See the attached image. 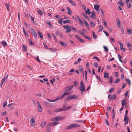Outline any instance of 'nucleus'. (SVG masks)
<instances>
[{"label":"nucleus","mask_w":132,"mask_h":132,"mask_svg":"<svg viewBox=\"0 0 132 132\" xmlns=\"http://www.w3.org/2000/svg\"><path fill=\"white\" fill-rule=\"evenodd\" d=\"M103 32L107 36H108L109 35V33H108L105 30H104L103 31Z\"/></svg>","instance_id":"61"},{"label":"nucleus","mask_w":132,"mask_h":132,"mask_svg":"<svg viewBox=\"0 0 132 132\" xmlns=\"http://www.w3.org/2000/svg\"><path fill=\"white\" fill-rule=\"evenodd\" d=\"M1 114L2 116L6 115V111H4V112H2L1 113Z\"/></svg>","instance_id":"60"},{"label":"nucleus","mask_w":132,"mask_h":132,"mask_svg":"<svg viewBox=\"0 0 132 132\" xmlns=\"http://www.w3.org/2000/svg\"><path fill=\"white\" fill-rule=\"evenodd\" d=\"M5 5L6 6L7 10L9 11V4L8 3H6L5 4Z\"/></svg>","instance_id":"43"},{"label":"nucleus","mask_w":132,"mask_h":132,"mask_svg":"<svg viewBox=\"0 0 132 132\" xmlns=\"http://www.w3.org/2000/svg\"><path fill=\"white\" fill-rule=\"evenodd\" d=\"M78 98V96L75 95H70L69 96H68L66 97L65 98V100L67 101L70 100L71 99H77Z\"/></svg>","instance_id":"3"},{"label":"nucleus","mask_w":132,"mask_h":132,"mask_svg":"<svg viewBox=\"0 0 132 132\" xmlns=\"http://www.w3.org/2000/svg\"><path fill=\"white\" fill-rule=\"evenodd\" d=\"M37 33L40 38L42 39H43V36L42 33L40 31H38Z\"/></svg>","instance_id":"19"},{"label":"nucleus","mask_w":132,"mask_h":132,"mask_svg":"<svg viewBox=\"0 0 132 132\" xmlns=\"http://www.w3.org/2000/svg\"><path fill=\"white\" fill-rule=\"evenodd\" d=\"M95 76L97 78V79L98 80L100 81L101 82V79L100 77L97 75L96 74L95 75Z\"/></svg>","instance_id":"48"},{"label":"nucleus","mask_w":132,"mask_h":132,"mask_svg":"<svg viewBox=\"0 0 132 132\" xmlns=\"http://www.w3.org/2000/svg\"><path fill=\"white\" fill-rule=\"evenodd\" d=\"M37 102L38 104V110L39 112H41L42 111V108L39 102L37 101Z\"/></svg>","instance_id":"8"},{"label":"nucleus","mask_w":132,"mask_h":132,"mask_svg":"<svg viewBox=\"0 0 132 132\" xmlns=\"http://www.w3.org/2000/svg\"><path fill=\"white\" fill-rule=\"evenodd\" d=\"M46 23L47 24H48L49 26L51 27H52V25L51 24V23L48 22L47 21L46 22Z\"/></svg>","instance_id":"41"},{"label":"nucleus","mask_w":132,"mask_h":132,"mask_svg":"<svg viewBox=\"0 0 132 132\" xmlns=\"http://www.w3.org/2000/svg\"><path fill=\"white\" fill-rule=\"evenodd\" d=\"M47 100L49 102H55V101H56L57 100H59V98H56L54 100H50L48 99H47Z\"/></svg>","instance_id":"16"},{"label":"nucleus","mask_w":132,"mask_h":132,"mask_svg":"<svg viewBox=\"0 0 132 132\" xmlns=\"http://www.w3.org/2000/svg\"><path fill=\"white\" fill-rule=\"evenodd\" d=\"M22 50L25 52L27 51V47L26 46H24V44H22Z\"/></svg>","instance_id":"15"},{"label":"nucleus","mask_w":132,"mask_h":132,"mask_svg":"<svg viewBox=\"0 0 132 132\" xmlns=\"http://www.w3.org/2000/svg\"><path fill=\"white\" fill-rule=\"evenodd\" d=\"M126 100L125 99H124L123 100L121 101V104L122 105V106H123L125 105H126L127 104V103H126Z\"/></svg>","instance_id":"22"},{"label":"nucleus","mask_w":132,"mask_h":132,"mask_svg":"<svg viewBox=\"0 0 132 132\" xmlns=\"http://www.w3.org/2000/svg\"><path fill=\"white\" fill-rule=\"evenodd\" d=\"M63 28L65 29H67L69 28H70V26L69 25H63Z\"/></svg>","instance_id":"36"},{"label":"nucleus","mask_w":132,"mask_h":132,"mask_svg":"<svg viewBox=\"0 0 132 132\" xmlns=\"http://www.w3.org/2000/svg\"><path fill=\"white\" fill-rule=\"evenodd\" d=\"M59 43L62 46H66L67 45L66 43H64L63 42L60 41Z\"/></svg>","instance_id":"25"},{"label":"nucleus","mask_w":132,"mask_h":132,"mask_svg":"<svg viewBox=\"0 0 132 132\" xmlns=\"http://www.w3.org/2000/svg\"><path fill=\"white\" fill-rule=\"evenodd\" d=\"M75 37H76V38L78 39L81 43H82L84 42V40L77 35H75Z\"/></svg>","instance_id":"13"},{"label":"nucleus","mask_w":132,"mask_h":132,"mask_svg":"<svg viewBox=\"0 0 132 132\" xmlns=\"http://www.w3.org/2000/svg\"><path fill=\"white\" fill-rule=\"evenodd\" d=\"M80 126L78 124L75 123L72 124L70 125L69 126L66 127L65 128L66 129H70L73 128H78L80 127Z\"/></svg>","instance_id":"2"},{"label":"nucleus","mask_w":132,"mask_h":132,"mask_svg":"<svg viewBox=\"0 0 132 132\" xmlns=\"http://www.w3.org/2000/svg\"><path fill=\"white\" fill-rule=\"evenodd\" d=\"M120 80V79L119 78H117V79L116 80V81H115L114 82V84L117 83L119 82Z\"/></svg>","instance_id":"53"},{"label":"nucleus","mask_w":132,"mask_h":132,"mask_svg":"<svg viewBox=\"0 0 132 132\" xmlns=\"http://www.w3.org/2000/svg\"><path fill=\"white\" fill-rule=\"evenodd\" d=\"M64 108H65V106H63V109L62 108H60L59 109H56L54 110V112H57L62 111H64Z\"/></svg>","instance_id":"11"},{"label":"nucleus","mask_w":132,"mask_h":132,"mask_svg":"<svg viewBox=\"0 0 132 132\" xmlns=\"http://www.w3.org/2000/svg\"><path fill=\"white\" fill-rule=\"evenodd\" d=\"M113 77L111 76L110 77L109 79V82L111 84H112V83L113 82Z\"/></svg>","instance_id":"37"},{"label":"nucleus","mask_w":132,"mask_h":132,"mask_svg":"<svg viewBox=\"0 0 132 132\" xmlns=\"http://www.w3.org/2000/svg\"><path fill=\"white\" fill-rule=\"evenodd\" d=\"M92 14L90 16V17L93 19H94L95 18V14L94 11H92L91 12Z\"/></svg>","instance_id":"14"},{"label":"nucleus","mask_w":132,"mask_h":132,"mask_svg":"<svg viewBox=\"0 0 132 132\" xmlns=\"http://www.w3.org/2000/svg\"><path fill=\"white\" fill-rule=\"evenodd\" d=\"M71 31V29L70 28H69L65 31V32L66 33H69Z\"/></svg>","instance_id":"49"},{"label":"nucleus","mask_w":132,"mask_h":132,"mask_svg":"<svg viewBox=\"0 0 132 132\" xmlns=\"http://www.w3.org/2000/svg\"><path fill=\"white\" fill-rule=\"evenodd\" d=\"M70 28H71V29H72L73 31L75 32L77 31V30L75 28L72 27V26H70Z\"/></svg>","instance_id":"62"},{"label":"nucleus","mask_w":132,"mask_h":132,"mask_svg":"<svg viewBox=\"0 0 132 132\" xmlns=\"http://www.w3.org/2000/svg\"><path fill=\"white\" fill-rule=\"evenodd\" d=\"M100 6V5H95L94 6V7L95 9L97 11H98L99 7Z\"/></svg>","instance_id":"29"},{"label":"nucleus","mask_w":132,"mask_h":132,"mask_svg":"<svg viewBox=\"0 0 132 132\" xmlns=\"http://www.w3.org/2000/svg\"><path fill=\"white\" fill-rule=\"evenodd\" d=\"M126 80L127 82L128 83L129 85L130 86V81L129 80V79L128 78L126 79Z\"/></svg>","instance_id":"50"},{"label":"nucleus","mask_w":132,"mask_h":132,"mask_svg":"<svg viewBox=\"0 0 132 132\" xmlns=\"http://www.w3.org/2000/svg\"><path fill=\"white\" fill-rule=\"evenodd\" d=\"M118 57L119 58V61L122 63H126V62H123L122 60H121V55L120 54H118Z\"/></svg>","instance_id":"20"},{"label":"nucleus","mask_w":132,"mask_h":132,"mask_svg":"<svg viewBox=\"0 0 132 132\" xmlns=\"http://www.w3.org/2000/svg\"><path fill=\"white\" fill-rule=\"evenodd\" d=\"M79 70L81 72H83V77H84V72H83V70L81 66H79V67L78 68Z\"/></svg>","instance_id":"28"},{"label":"nucleus","mask_w":132,"mask_h":132,"mask_svg":"<svg viewBox=\"0 0 132 132\" xmlns=\"http://www.w3.org/2000/svg\"><path fill=\"white\" fill-rule=\"evenodd\" d=\"M99 26H100V29L98 30V32H99L102 31L103 28L101 25H100Z\"/></svg>","instance_id":"45"},{"label":"nucleus","mask_w":132,"mask_h":132,"mask_svg":"<svg viewBox=\"0 0 132 132\" xmlns=\"http://www.w3.org/2000/svg\"><path fill=\"white\" fill-rule=\"evenodd\" d=\"M59 123V122H54L51 123H50V124L51 126H55Z\"/></svg>","instance_id":"18"},{"label":"nucleus","mask_w":132,"mask_h":132,"mask_svg":"<svg viewBox=\"0 0 132 132\" xmlns=\"http://www.w3.org/2000/svg\"><path fill=\"white\" fill-rule=\"evenodd\" d=\"M30 31L32 35L35 37H37V34L35 31V30L34 29H32L30 30Z\"/></svg>","instance_id":"7"},{"label":"nucleus","mask_w":132,"mask_h":132,"mask_svg":"<svg viewBox=\"0 0 132 132\" xmlns=\"http://www.w3.org/2000/svg\"><path fill=\"white\" fill-rule=\"evenodd\" d=\"M118 3L119 5L121 6H123L124 5V3L123 2L122 0H120L118 2Z\"/></svg>","instance_id":"21"},{"label":"nucleus","mask_w":132,"mask_h":132,"mask_svg":"<svg viewBox=\"0 0 132 132\" xmlns=\"http://www.w3.org/2000/svg\"><path fill=\"white\" fill-rule=\"evenodd\" d=\"M50 51L52 52H55L56 51V50L55 49L50 48Z\"/></svg>","instance_id":"44"},{"label":"nucleus","mask_w":132,"mask_h":132,"mask_svg":"<svg viewBox=\"0 0 132 132\" xmlns=\"http://www.w3.org/2000/svg\"><path fill=\"white\" fill-rule=\"evenodd\" d=\"M101 13L102 15L103 16H104V11L102 9H101Z\"/></svg>","instance_id":"64"},{"label":"nucleus","mask_w":132,"mask_h":132,"mask_svg":"<svg viewBox=\"0 0 132 132\" xmlns=\"http://www.w3.org/2000/svg\"><path fill=\"white\" fill-rule=\"evenodd\" d=\"M117 27L118 28H119L121 26V22L120 20H118L117 22Z\"/></svg>","instance_id":"35"},{"label":"nucleus","mask_w":132,"mask_h":132,"mask_svg":"<svg viewBox=\"0 0 132 132\" xmlns=\"http://www.w3.org/2000/svg\"><path fill=\"white\" fill-rule=\"evenodd\" d=\"M114 89V88H111L109 91V93H111L112 92V91Z\"/></svg>","instance_id":"46"},{"label":"nucleus","mask_w":132,"mask_h":132,"mask_svg":"<svg viewBox=\"0 0 132 132\" xmlns=\"http://www.w3.org/2000/svg\"><path fill=\"white\" fill-rule=\"evenodd\" d=\"M85 85L83 83L82 80L80 82V86L79 88L81 90V94L82 95H84V92L85 91Z\"/></svg>","instance_id":"1"},{"label":"nucleus","mask_w":132,"mask_h":132,"mask_svg":"<svg viewBox=\"0 0 132 132\" xmlns=\"http://www.w3.org/2000/svg\"><path fill=\"white\" fill-rule=\"evenodd\" d=\"M46 124V122L45 121H43L42 122L40 125V126L42 128H43L45 126Z\"/></svg>","instance_id":"17"},{"label":"nucleus","mask_w":132,"mask_h":132,"mask_svg":"<svg viewBox=\"0 0 132 132\" xmlns=\"http://www.w3.org/2000/svg\"><path fill=\"white\" fill-rule=\"evenodd\" d=\"M7 105V103L6 101H5L3 103V107H5Z\"/></svg>","instance_id":"56"},{"label":"nucleus","mask_w":132,"mask_h":132,"mask_svg":"<svg viewBox=\"0 0 132 132\" xmlns=\"http://www.w3.org/2000/svg\"><path fill=\"white\" fill-rule=\"evenodd\" d=\"M66 9L68 11L67 13L69 14H70L71 12V11L70 10V8L69 7H67Z\"/></svg>","instance_id":"30"},{"label":"nucleus","mask_w":132,"mask_h":132,"mask_svg":"<svg viewBox=\"0 0 132 132\" xmlns=\"http://www.w3.org/2000/svg\"><path fill=\"white\" fill-rule=\"evenodd\" d=\"M70 94V93L69 92H65L64 93L62 94V95L60 97H59V100H60L62 98H63L64 96L65 95H69Z\"/></svg>","instance_id":"5"},{"label":"nucleus","mask_w":132,"mask_h":132,"mask_svg":"<svg viewBox=\"0 0 132 132\" xmlns=\"http://www.w3.org/2000/svg\"><path fill=\"white\" fill-rule=\"evenodd\" d=\"M63 20V18H60V19H59L58 22L60 24H62V21Z\"/></svg>","instance_id":"31"},{"label":"nucleus","mask_w":132,"mask_h":132,"mask_svg":"<svg viewBox=\"0 0 132 132\" xmlns=\"http://www.w3.org/2000/svg\"><path fill=\"white\" fill-rule=\"evenodd\" d=\"M8 78V75H7L5 76L2 79L3 81H5V80L7 79Z\"/></svg>","instance_id":"38"},{"label":"nucleus","mask_w":132,"mask_h":132,"mask_svg":"<svg viewBox=\"0 0 132 132\" xmlns=\"http://www.w3.org/2000/svg\"><path fill=\"white\" fill-rule=\"evenodd\" d=\"M65 118L64 117L58 116L56 117V121H60L61 120H63Z\"/></svg>","instance_id":"10"},{"label":"nucleus","mask_w":132,"mask_h":132,"mask_svg":"<svg viewBox=\"0 0 132 132\" xmlns=\"http://www.w3.org/2000/svg\"><path fill=\"white\" fill-rule=\"evenodd\" d=\"M79 33L80 34L82 35L84 37L85 36V34L82 31H80V30L79 31H78Z\"/></svg>","instance_id":"47"},{"label":"nucleus","mask_w":132,"mask_h":132,"mask_svg":"<svg viewBox=\"0 0 132 132\" xmlns=\"http://www.w3.org/2000/svg\"><path fill=\"white\" fill-rule=\"evenodd\" d=\"M124 121L125 122L124 125H125L128 123V117L127 116H125Z\"/></svg>","instance_id":"9"},{"label":"nucleus","mask_w":132,"mask_h":132,"mask_svg":"<svg viewBox=\"0 0 132 132\" xmlns=\"http://www.w3.org/2000/svg\"><path fill=\"white\" fill-rule=\"evenodd\" d=\"M120 28L121 30L122 34H123L124 32V30L123 27H120Z\"/></svg>","instance_id":"51"},{"label":"nucleus","mask_w":132,"mask_h":132,"mask_svg":"<svg viewBox=\"0 0 132 132\" xmlns=\"http://www.w3.org/2000/svg\"><path fill=\"white\" fill-rule=\"evenodd\" d=\"M90 24L91 26L92 27H94L95 26V22L93 21H92L90 22Z\"/></svg>","instance_id":"26"},{"label":"nucleus","mask_w":132,"mask_h":132,"mask_svg":"<svg viewBox=\"0 0 132 132\" xmlns=\"http://www.w3.org/2000/svg\"><path fill=\"white\" fill-rule=\"evenodd\" d=\"M51 126L50 123H48L46 127V131L47 132H50L51 128L50 126Z\"/></svg>","instance_id":"12"},{"label":"nucleus","mask_w":132,"mask_h":132,"mask_svg":"<svg viewBox=\"0 0 132 132\" xmlns=\"http://www.w3.org/2000/svg\"><path fill=\"white\" fill-rule=\"evenodd\" d=\"M43 44L44 45V47H45V48L46 49H49L50 48H48V47L47 45L44 42L43 43Z\"/></svg>","instance_id":"52"},{"label":"nucleus","mask_w":132,"mask_h":132,"mask_svg":"<svg viewBox=\"0 0 132 132\" xmlns=\"http://www.w3.org/2000/svg\"><path fill=\"white\" fill-rule=\"evenodd\" d=\"M82 14L83 15V16L85 17L86 19H88L89 20L90 19V18H89V17L86 14H85L84 13H82Z\"/></svg>","instance_id":"24"},{"label":"nucleus","mask_w":132,"mask_h":132,"mask_svg":"<svg viewBox=\"0 0 132 132\" xmlns=\"http://www.w3.org/2000/svg\"><path fill=\"white\" fill-rule=\"evenodd\" d=\"M84 37L87 39H88L89 40H90L91 39V38L89 37L86 35H85Z\"/></svg>","instance_id":"55"},{"label":"nucleus","mask_w":132,"mask_h":132,"mask_svg":"<svg viewBox=\"0 0 132 132\" xmlns=\"http://www.w3.org/2000/svg\"><path fill=\"white\" fill-rule=\"evenodd\" d=\"M132 33V29H127V33L128 34H130Z\"/></svg>","instance_id":"34"},{"label":"nucleus","mask_w":132,"mask_h":132,"mask_svg":"<svg viewBox=\"0 0 132 132\" xmlns=\"http://www.w3.org/2000/svg\"><path fill=\"white\" fill-rule=\"evenodd\" d=\"M103 48L105 50L106 52H108V50L107 48L105 46H103Z\"/></svg>","instance_id":"58"},{"label":"nucleus","mask_w":132,"mask_h":132,"mask_svg":"<svg viewBox=\"0 0 132 132\" xmlns=\"http://www.w3.org/2000/svg\"><path fill=\"white\" fill-rule=\"evenodd\" d=\"M71 108V106H68V107L67 108H64V111H65V110H68V109H70Z\"/></svg>","instance_id":"59"},{"label":"nucleus","mask_w":132,"mask_h":132,"mask_svg":"<svg viewBox=\"0 0 132 132\" xmlns=\"http://www.w3.org/2000/svg\"><path fill=\"white\" fill-rule=\"evenodd\" d=\"M29 43L30 45H31V46L34 45V43L31 40V39L29 40Z\"/></svg>","instance_id":"39"},{"label":"nucleus","mask_w":132,"mask_h":132,"mask_svg":"<svg viewBox=\"0 0 132 132\" xmlns=\"http://www.w3.org/2000/svg\"><path fill=\"white\" fill-rule=\"evenodd\" d=\"M117 97V96L116 95L114 94L112 95L110 94L108 95V98H109L111 100H114Z\"/></svg>","instance_id":"4"},{"label":"nucleus","mask_w":132,"mask_h":132,"mask_svg":"<svg viewBox=\"0 0 132 132\" xmlns=\"http://www.w3.org/2000/svg\"><path fill=\"white\" fill-rule=\"evenodd\" d=\"M92 33L93 38L95 39H96L97 37V35H95V33L94 31H93Z\"/></svg>","instance_id":"40"},{"label":"nucleus","mask_w":132,"mask_h":132,"mask_svg":"<svg viewBox=\"0 0 132 132\" xmlns=\"http://www.w3.org/2000/svg\"><path fill=\"white\" fill-rule=\"evenodd\" d=\"M30 123L32 127H34L35 126V118L34 117L32 118L30 121Z\"/></svg>","instance_id":"6"},{"label":"nucleus","mask_w":132,"mask_h":132,"mask_svg":"<svg viewBox=\"0 0 132 132\" xmlns=\"http://www.w3.org/2000/svg\"><path fill=\"white\" fill-rule=\"evenodd\" d=\"M84 23L85 24L87 28H89V24L88 22L86 21H84Z\"/></svg>","instance_id":"42"},{"label":"nucleus","mask_w":132,"mask_h":132,"mask_svg":"<svg viewBox=\"0 0 132 132\" xmlns=\"http://www.w3.org/2000/svg\"><path fill=\"white\" fill-rule=\"evenodd\" d=\"M128 91H127L125 92V96L126 98H127L128 95Z\"/></svg>","instance_id":"57"},{"label":"nucleus","mask_w":132,"mask_h":132,"mask_svg":"<svg viewBox=\"0 0 132 132\" xmlns=\"http://www.w3.org/2000/svg\"><path fill=\"white\" fill-rule=\"evenodd\" d=\"M119 44L120 45V49L121 50H123V44L121 43L120 42H119Z\"/></svg>","instance_id":"32"},{"label":"nucleus","mask_w":132,"mask_h":132,"mask_svg":"<svg viewBox=\"0 0 132 132\" xmlns=\"http://www.w3.org/2000/svg\"><path fill=\"white\" fill-rule=\"evenodd\" d=\"M38 12L39 14L41 16L42 15L43 12L40 10H39L38 11Z\"/></svg>","instance_id":"54"},{"label":"nucleus","mask_w":132,"mask_h":132,"mask_svg":"<svg viewBox=\"0 0 132 132\" xmlns=\"http://www.w3.org/2000/svg\"><path fill=\"white\" fill-rule=\"evenodd\" d=\"M68 1L69 2L71 3L73 6H75L76 5V3L73 1L72 0H68Z\"/></svg>","instance_id":"33"},{"label":"nucleus","mask_w":132,"mask_h":132,"mask_svg":"<svg viewBox=\"0 0 132 132\" xmlns=\"http://www.w3.org/2000/svg\"><path fill=\"white\" fill-rule=\"evenodd\" d=\"M3 46L4 47H5L7 45V44L6 42L5 41H2L1 42Z\"/></svg>","instance_id":"23"},{"label":"nucleus","mask_w":132,"mask_h":132,"mask_svg":"<svg viewBox=\"0 0 132 132\" xmlns=\"http://www.w3.org/2000/svg\"><path fill=\"white\" fill-rule=\"evenodd\" d=\"M104 77L105 78H107V79H108L109 78V75L108 73L107 74L106 72L105 71L104 72Z\"/></svg>","instance_id":"27"},{"label":"nucleus","mask_w":132,"mask_h":132,"mask_svg":"<svg viewBox=\"0 0 132 132\" xmlns=\"http://www.w3.org/2000/svg\"><path fill=\"white\" fill-rule=\"evenodd\" d=\"M93 59H96L98 61L100 62V60L96 56H94L93 57Z\"/></svg>","instance_id":"63"}]
</instances>
